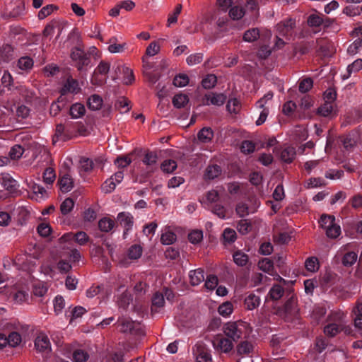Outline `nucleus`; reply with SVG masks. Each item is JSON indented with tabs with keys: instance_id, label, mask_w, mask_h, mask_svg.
Here are the masks:
<instances>
[{
	"instance_id": "9b49d317",
	"label": "nucleus",
	"mask_w": 362,
	"mask_h": 362,
	"mask_svg": "<svg viewBox=\"0 0 362 362\" xmlns=\"http://www.w3.org/2000/svg\"><path fill=\"white\" fill-rule=\"evenodd\" d=\"M57 184L62 192H68L74 187V180L69 174H65L59 179Z\"/></svg>"
},
{
	"instance_id": "052dcab7",
	"label": "nucleus",
	"mask_w": 362,
	"mask_h": 362,
	"mask_svg": "<svg viewBox=\"0 0 362 362\" xmlns=\"http://www.w3.org/2000/svg\"><path fill=\"white\" fill-rule=\"evenodd\" d=\"M245 11H243V8L238 6L232 7L229 11V16L233 20H239L243 17Z\"/></svg>"
},
{
	"instance_id": "cd10ccee",
	"label": "nucleus",
	"mask_w": 362,
	"mask_h": 362,
	"mask_svg": "<svg viewBox=\"0 0 362 362\" xmlns=\"http://www.w3.org/2000/svg\"><path fill=\"white\" fill-rule=\"evenodd\" d=\"M260 303V300L259 296L255 295L254 293H250L247 297L245 299V305L248 310H253L259 306Z\"/></svg>"
},
{
	"instance_id": "6e6552de",
	"label": "nucleus",
	"mask_w": 362,
	"mask_h": 362,
	"mask_svg": "<svg viewBox=\"0 0 362 362\" xmlns=\"http://www.w3.org/2000/svg\"><path fill=\"white\" fill-rule=\"evenodd\" d=\"M283 310L285 313L291 315H296L298 313L299 309L297 305V298L295 294H291L286 301L283 305Z\"/></svg>"
},
{
	"instance_id": "c03bdc74",
	"label": "nucleus",
	"mask_w": 362,
	"mask_h": 362,
	"mask_svg": "<svg viewBox=\"0 0 362 362\" xmlns=\"http://www.w3.org/2000/svg\"><path fill=\"white\" fill-rule=\"evenodd\" d=\"M233 310V306L230 301H226L222 303L218 308V313L223 317L229 316L232 313Z\"/></svg>"
},
{
	"instance_id": "f03ea898",
	"label": "nucleus",
	"mask_w": 362,
	"mask_h": 362,
	"mask_svg": "<svg viewBox=\"0 0 362 362\" xmlns=\"http://www.w3.org/2000/svg\"><path fill=\"white\" fill-rule=\"evenodd\" d=\"M117 325L120 327V332L123 333H130L136 335H144V331L141 327V324L131 320L129 318L120 317L117 321Z\"/></svg>"
},
{
	"instance_id": "f257e3e1",
	"label": "nucleus",
	"mask_w": 362,
	"mask_h": 362,
	"mask_svg": "<svg viewBox=\"0 0 362 362\" xmlns=\"http://www.w3.org/2000/svg\"><path fill=\"white\" fill-rule=\"evenodd\" d=\"M70 57L76 63V66L79 71L90 63V58L84 52L83 44L79 39L77 45L71 49Z\"/></svg>"
},
{
	"instance_id": "393cba45",
	"label": "nucleus",
	"mask_w": 362,
	"mask_h": 362,
	"mask_svg": "<svg viewBox=\"0 0 362 362\" xmlns=\"http://www.w3.org/2000/svg\"><path fill=\"white\" fill-rule=\"evenodd\" d=\"M221 168L218 165H209L206 170L204 177L209 180H213L218 177L221 173Z\"/></svg>"
},
{
	"instance_id": "bf43d9fd",
	"label": "nucleus",
	"mask_w": 362,
	"mask_h": 362,
	"mask_svg": "<svg viewBox=\"0 0 362 362\" xmlns=\"http://www.w3.org/2000/svg\"><path fill=\"white\" fill-rule=\"evenodd\" d=\"M8 344L10 346L15 347L18 346L21 341V336L16 332H12L7 336Z\"/></svg>"
},
{
	"instance_id": "9d476101",
	"label": "nucleus",
	"mask_w": 362,
	"mask_h": 362,
	"mask_svg": "<svg viewBox=\"0 0 362 362\" xmlns=\"http://www.w3.org/2000/svg\"><path fill=\"white\" fill-rule=\"evenodd\" d=\"M151 310L152 313H158L160 309L165 305V299L163 293L156 292L154 293L151 300Z\"/></svg>"
},
{
	"instance_id": "412c9836",
	"label": "nucleus",
	"mask_w": 362,
	"mask_h": 362,
	"mask_svg": "<svg viewBox=\"0 0 362 362\" xmlns=\"http://www.w3.org/2000/svg\"><path fill=\"white\" fill-rule=\"evenodd\" d=\"M207 101H210L212 105H222L226 100L227 97L223 93H211L205 95Z\"/></svg>"
},
{
	"instance_id": "b1692460",
	"label": "nucleus",
	"mask_w": 362,
	"mask_h": 362,
	"mask_svg": "<svg viewBox=\"0 0 362 362\" xmlns=\"http://www.w3.org/2000/svg\"><path fill=\"white\" fill-rule=\"evenodd\" d=\"M284 293V288L279 285L274 284L270 289L267 298L272 300H277L280 299Z\"/></svg>"
},
{
	"instance_id": "79ce46f5",
	"label": "nucleus",
	"mask_w": 362,
	"mask_h": 362,
	"mask_svg": "<svg viewBox=\"0 0 362 362\" xmlns=\"http://www.w3.org/2000/svg\"><path fill=\"white\" fill-rule=\"evenodd\" d=\"M177 163L174 160H164L160 165V169L166 173H171L177 168Z\"/></svg>"
},
{
	"instance_id": "a19ab883",
	"label": "nucleus",
	"mask_w": 362,
	"mask_h": 362,
	"mask_svg": "<svg viewBox=\"0 0 362 362\" xmlns=\"http://www.w3.org/2000/svg\"><path fill=\"white\" fill-rule=\"evenodd\" d=\"M362 69V59L355 60L351 64L347 67V75L343 76V79L348 78L353 71L356 72Z\"/></svg>"
},
{
	"instance_id": "338daca9",
	"label": "nucleus",
	"mask_w": 362,
	"mask_h": 362,
	"mask_svg": "<svg viewBox=\"0 0 362 362\" xmlns=\"http://www.w3.org/2000/svg\"><path fill=\"white\" fill-rule=\"evenodd\" d=\"M255 149V144L248 140L243 141L240 146V150L241 152H243L245 154H249L250 153H252Z\"/></svg>"
},
{
	"instance_id": "f704fd0d",
	"label": "nucleus",
	"mask_w": 362,
	"mask_h": 362,
	"mask_svg": "<svg viewBox=\"0 0 362 362\" xmlns=\"http://www.w3.org/2000/svg\"><path fill=\"white\" fill-rule=\"evenodd\" d=\"M132 300V298L130 293L124 291L119 296L117 304L119 308L126 309Z\"/></svg>"
},
{
	"instance_id": "69168bd1",
	"label": "nucleus",
	"mask_w": 362,
	"mask_h": 362,
	"mask_svg": "<svg viewBox=\"0 0 362 362\" xmlns=\"http://www.w3.org/2000/svg\"><path fill=\"white\" fill-rule=\"evenodd\" d=\"M203 239L202 230H193L188 235V240L192 244H197Z\"/></svg>"
},
{
	"instance_id": "0e129e2a",
	"label": "nucleus",
	"mask_w": 362,
	"mask_h": 362,
	"mask_svg": "<svg viewBox=\"0 0 362 362\" xmlns=\"http://www.w3.org/2000/svg\"><path fill=\"white\" fill-rule=\"evenodd\" d=\"M318 259L317 257H311L306 259L305 267L309 272H315L318 269Z\"/></svg>"
},
{
	"instance_id": "13d9d810",
	"label": "nucleus",
	"mask_w": 362,
	"mask_h": 362,
	"mask_svg": "<svg viewBox=\"0 0 362 362\" xmlns=\"http://www.w3.org/2000/svg\"><path fill=\"white\" fill-rule=\"evenodd\" d=\"M311 47V42H302L299 45H294L293 46V52L296 54L297 52H299L300 54H306L309 52L310 48Z\"/></svg>"
},
{
	"instance_id": "58836bf2",
	"label": "nucleus",
	"mask_w": 362,
	"mask_h": 362,
	"mask_svg": "<svg viewBox=\"0 0 362 362\" xmlns=\"http://www.w3.org/2000/svg\"><path fill=\"white\" fill-rule=\"evenodd\" d=\"M88 358L89 354L82 349H76L73 352L72 360L74 362H86Z\"/></svg>"
},
{
	"instance_id": "4d7b16f0",
	"label": "nucleus",
	"mask_w": 362,
	"mask_h": 362,
	"mask_svg": "<svg viewBox=\"0 0 362 362\" xmlns=\"http://www.w3.org/2000/svg\"><path fill=\"white\" fill-rule=\"evenodd\" d=\"M43 181L47 184H52L56 178V174L53 168H47L43 173Z\"/></svg>"
},
{
	"instance_id": "6ab92c4d",
	"label": "nucleus",
	"mask_w": 362,
	"mask_h": 362,
	"mask_svg": "<svg viewBox=\"0 0 362 362\" xmlns=\"http://www.w3.org/2000/svg\"><path fill=\"white\" fill-rule=\"evenodd\" d=\"M86 109L83 104L76 103L69 108V115L74 119L79 118L85 115Z\"/></svg>"
},
{
	"instance_id": "f3484780",
	"label": "nucleus",
	"mask_w": 362,
	"mask_h": 362,
	"mask_svg": "<svg viewBox=\"0 0 362 362\" xmlns=\"http://www.w3.org/2000/svg\"><path fill=\"white\" fill-rule=\"evenodd\" d=\"M213 137L214 132L210 127H204L197 134V139L202 143H209Z\"/></svg>"
},
{
	"instance_id": "c756f323",
	"label": "nucleus",
	"mask_w": 362,
	"mask_h": 362,
	"mask_svg": "<svg viewBox=\"0 0 362 362\" xmlns=\"http://www.w3.org/2000/svg\"><path fill=\"white\" fill-rule=\"evenodd\" d=\"M248 255L240 250L233 254V260L235 263L240 267L245 266L248 262Z\"/></svg>"
},
{
	"instance_id": "bb28decb",
	"label": "nucleus",
	"mask_w": 362,
	"mask_h": 362,
	"mask_svg": "<svg viewBox=\"0 0 362 362\" xmlns=\"http://www.w3.org/2000/svg\"><path fill=\"white\" fill-rule=\"evenodd\" d=\"M131 101L125 98H119L115 103V109L119 110L121 112H127L129 111L131 107L129 106Z\"/></svg>"
},
{
	"instance_id": "8fccbe9b",
	"label": "nucleus",
	"mask_w": 362,
	"mask_h": 362,
	"mask_svg": "<svg viewBox=\"0 0 362 362\" xmlns=\"http://www.w3.org/2000/svg\"><path fill=\"white\" fill-rule=\"evenodd\" d=\"M58 7L53 4L47 5L41 8L38 12V18L42 20L49 16L54 10H57Z\"/></svg>"
},
{
	"instance_id": "4468645a",
	"label": "nucleus",
	"mask_w": 362,
	"mask_h": 362,
	"mask_svg": "<svg viewBox=\"0 0 362 362\" xmlns=\"http://www.w3.org/2000/svg\"><path fill=\"white\" fill-rule=\"evenodd\" d=\"M103 98L97 94L90 95L87 101V106L88 109L93 111L98 110L103 107Z\"/></svg>"
},
{
	"instance_id": "20e7f679",
	"label": "nucleus",
	"mask_w": 362,
	"mask_h": 362,
	"mask_svg": "<svg viewBox=\"0 0 362 362\" xmlns=\"http://www.w3.org/2000/svg\"><path fill=\"white\" fill-rule=\"evenodd\" d=\"M295 28L296 21L293 18H288L276 25V30L279 35L287 38L292 35V32Z\"/></svg>"
},
{
	"instance_id": "5fc2aeb1",
	"label": "nucleus",
	"mask_w": 362,
	"mask_h": 362,
	"mask_svg": "<svg viewBox=\"0 0 362 362\" xmlns=\"http://www.w3.org/2000/svg\"><path fill=\"white\" fill-rule=\"evenodd\" d=\"M24 153V148L21 145L13 146L9 152V157L12 160H18Z\"/></svg>"
},
{
	"instance_id": "864d4df0",
	"label": "nucleus",
	"mask_w": 362,
	"mask_h": 362,
	"mask_svg": "<svg viewBox=\"0 0 362 362\" xmlns=\"http://www.w3.org/2000/svg\"><path fill=\"white\" fill-rule=\"evenodd\" d=\"M122 74H124L123 83L125 85L132 84L135 80L133 71L128 67L122 68Z\"/></svg>"
},
{
	"instance_id": "6e6d98bb",
	"label": "nucleus",
	"mask_w": 362,
	"mask_h": 362,
	"mask_svg": "<svg viewBox=\"0 0 362 362\" xmlns=\"http://www.w3.org/2000/svg\"><path fill=\"white\" fill-rule=\"evenodd\" d=\"M341 233L340 226L334 223L326 229V234L330 238H337Z\"/></svg>"
},
{
	"instance_id": "680f3d73",
	"label": "nucleus",
	"mask_w": 362,
	"mask_h": 362,
	"mask_svg": "<svg viewBox=\"0 0 362 362\" xmlns=\"http://www.w3.org/2000/svg\"><path fill=\"white\" fill-rule=\"evenodd\" d=\"M313 86V81L311 78H304L299 83V91L303 93H306L312 88Z\"/></svg>"
},
{
	"instance_id": "f8f14e48",
	"label": "nucleus",
	"mask_w": 362,
	"mask_h": 362,
	"mask_svg": "<svg viewBox=\"0 0 362 362\" xmlns=\"http://www.w3.org/2000/svg\"><path fill=\"white\" fill-rule=\"evenodd\" d=\"M190 279V284L193 286L200 284L204 280V271L199 268L195 270H192L189 275Z\"/></svg>"
},
{
	"instance_id": "e433bc0d",
	"label": "nucleus",
	"mask_w": 362,
	"mask_h": 362,
	"mask_svg": "<svg viewBox=\"0 0 362 362\" xmlns=\"http://www.w3.org/2000/svg\"><path fill=\"white\" fill-rule=\"evenodd\" d=\"M333 109L334 107L332 103L325 102L323 105L317 108V113L323 117H328L332 115Z\"/></svg>"
},
{
	"instance_id": "7ed1b4c3",
	"label": "nucleus",
	"mask_w": 362,
	"mask_h": 362,
	"mask_svg": "<svg viewBox=\"0 0 362 362\" xmlns=\"http://www.w3.org/2000/svg\"><path fill=\"white\" fill-rule=\"evenodd\" d=\"M241 327H245V323L243 321L229 322L224 325L223 332L233 341H237L242 338L243 331Z\"/></svg>"
},
{
	"instance_id": "4be33fe9",
	"label": "nucleus",
	"mask_w": 362,
	"mask_h": 362,
	"mask_svg": "<svg viewBox=\"0 0 362 362\" xmlns=\"http://www.w3.org/2000/svg\"><path fill=\"white\" fill-rule=\"evenodd\" d=\"M296 151L293 147H287L283 149L280 154L281 160L286 163H291L295 158Z\"/></svg>"
},
{
	"instance_id": "09e8293b",
	"label": "nucleus",
	"mask_w": 362,
	"mask_h": 362,
	"mask_svg": "<svg viewBox=\"0 0 362 362\" xmlns=\"http://www.w3.org/2000/svg\"><path fill=\"white\" fill-rule=\"evenodd\" d=\"M223 238L225 243H233L237 238L236 232L232 228H226L223 233Z\"/></svg>"
},
{
	"instance_id": "0eeeda50",
	"label": "nucleus",
	"mask_w": 362,
	"mask_h": 362,
	"mask_svg": "<svg viewBox=\"0 0 362 362\" xmlns=\"http://www.w3.org/2000/svg\"><path fill=\"white\" fill-rule=\"evenodd\" d=\"M117 222L124 227V235H125L133 227L134 217L127 212H120L117 217Z\"/></svg>"
},
{
	"instance_id": "c85d7f7f",
	"label": "nucleus",
	"mask_w": 362,
	"mask_h": 362,
	"mask_svg": "<svg viewBox=\"0 0 362 362\" xmlns=\"http://www.w3.org/2000/svg\"><path fill=\"white\" fill-rule=\"evenodd\" d=\"M342 329L341 325H339L336 323H331L325 327L324 332L327 336L333 337L342 331Z\"/></svg>"
},
{
	"instance_id": "603ef678",
	"label": "nucleus",
	"mask_w": 362,
	"mask_h": 362,
	"mask_svg": "<svg viewBox=\"0 0 362 362\" xmlns=\"http://www.w3.org/2000/svg\"><path fill=\"white\" fill-rule=\"evenodd\" d=\"M18 65L22 70H29L33 66V60L29 57H23L18 59Z\"/></svg>"
},
{
	"instance_id": "49530a36",
	"label": "nucleus",
	"mask_w": 362,
	"mask_h": 362,
	"mask_svg": "<svg viewBox=\"0 0 362 362\" xmlns=\"http://www.w3.org/2000/svg\"><path fill=\"white\" fill-rule=\"evenodd\" d=\"M217 83V78L214 74H208L202 81V85L205 89H210L215 86Z\"/></svg>"
},
{
	"instance_id": "7c9ffc66",
	"label": "nucleus",
	"mask_w": 362,
	"mask_h": 362,
	"mask_svg": "<svg viewBox=\"0 0 362 362\" xmlns=\"http://www.w3.org/2000/svg\"><path fill=\"white\" fill-rule=\"evenodd\" d=\"M274 264L269 258H263L259 261L258 267L262 271L270 274L274 270Z\"/></svg>"
},
{
	"instance_id": "a18cd8bd",
	"label": "nucleus",
	"mask_w": 362,
	"mask_h": 362,
	"mask_svg": "<svg viewBox=\"0 0 362 362\" xmlns=\"http://www.w3.org/2000/svg\"><path fill=\"white\" fill-rule=\"evenodd\" d=\"M24 11V6L23 5H18L16 8H14L12 11H9L8 13L5 12L2 17L5 19L7 18H17L19 16H21Z\"/></svg>"
},
{
	"instance_id": "72a5a7b5",
	"label": "nucleus",
	"mask_w": 362,
	"mask_h": 362,
	"mask_svg": "<svg viewBox=\"0 0 362 362\" xmlns=\"http://www.w3.org/2000/svg\"><path fill=\"white\" fill-rule=\"evenodd\" d=\"M259 37V30L258 28H252L246 30L243 35V40L245 42H255Z\"/></svg>"
},
{
	"instance_id": "e2e57ef3",
	"label": "nucleus",
	"mask_w": 362,
	"mask_h": 362,
	"mask_svg": "<svg viewBox=\"0 0 362 362\" xmlns=\"http://www.w3.org/2000/svg\"><path fill=\"white\" fill-rule=\"evenodd\" d=\"M189 83V77L184 74H180L173 79V84L175 86L183 87Z\"/></svg>"
},
{
	"instance_id": "5701e85b",
	"label": "nucleus",
	"mask_w": 362,
	"mask_h": 362,
	"mask_svg": "<svg viewBox=\"0 0 362 362\" xmlns=\"http://www.w3.org/2000/svg\"><path fill=\"white\" fill-rule=\"evenodd\" d=\"M337 275L331 271H326L320 277V284L322 286H329L335 283Z\"/></svg>"
},
{
	"instance_id": "a878e982",
	"label": "nucleus",
	"mask_w": 362,
	"mask_h": 362,
	"mask_svg": "<svg viewBox=\"0 0 362 362\" xmlns=\"http://www.w3.org/2000/svg\"><path fill=\"white\" fill-rule=\"evenodd\" d=\"M115 221L107 217L101 218L98 221V228L103 232H110L115 226Z\"/></svg>"
},
{
	"instance_id": "3c124183",
	"label": "nucleus",
	"mask_w": 362,
	"mask_h": 362,
	"mask_svg": "<svg viewBox=\"0 0 362 362\" xmlns=\"http://www.w3.org/2000/svg\"><path fill=\"white\" fill-rule=\"evenodd\" d=\"M177 239V235L172 231H167L161 235L160 242L163 245H171Z\"/></svg>"
},
{
	"instance_id": "4c0bfd02",
	"label": "nucleus",
	"mask_w": 362,
	"mask_h": 362,
	"mask_svg": "<svg viewBox=\"0 0 362 362\" xmlns=\"http://www.w3.org/2000/svg\"><path fill=\"white\" fill-rule=\"evenodd\" d=\"M237 230L243 235L247 234L252 230V224L247 219H241L237 224Z\"/></svg>"
},
{
	"instance_id": "774afa93",
	"label": "nucleus",
	"mask_w": 362,
	"mask_h": 362,
	"mask_svg": "<svg viewBox=\"0 0 362 362\" xmlns=\"http://www.w3.org/2000/svg\"><path fill=\"white\" fill-rule=\"evenodd\" d=\"M362 47V35L356 40L347 49V52L351 55L356 54L360 47Z\"/></svg>"
},
{
	"instance_id": "a211bd4d",
	"label": "nucleus",
	"mask_w": 362,
	"mask_h": 362,
	"mask_svg": "<svg viewBox=\"0 0 362 362\" xmlns=\"http://www.w3.org/2000/svg\"><path fill=\"white\" fill-rule=\"evenodd\" d=\"M78 86V83L76 80L69 78L60 90V93H62V95H66L68 92L77 93V90L79 89Z\"/></svg>"
},
{
	"instance_id": "ddd939ff",
	"label": "nucleus",
	"mask_w": 362,
	"mask_h": 362,
	"mask_svg": "<svg viewBox=\"0 0 362 362\" xmlns=\"http://www.w3.org/2000/svg\"><path fill=\"white\" fill-rule=\"evenodd\" d=\"M352 312L355 315L354 319L355 327L362 329V300H358L356 301Z\"/></svg>"
},
{
	"instance_id": "ea45409f",
	"label": "nucleus",
	"mask_w": 362,
	"mask_h": 362,
	"mask_svg": "<svg viewBox=\"0 0 362 362\" xmlns=\"http://www.w3.org/2000/svg\"><path fill=\"white\" fill-rule=\"evenodd\" d=\"M143 249L139 245H133L128 250V257L131 259H137L142 255Z\"/></svg>"
},
{
	"instance_id": "aec40b11",
	"label": "nucleus",
	"mask_w": 362,
	"mask_h": 362,
	"mask_svg": "<svg viewBox=\"0 0 362 362\" xmlns=\"http://www.w3.org/2000/svg\"><path fill=\"white\" fill-rule=\"evenodd\" d=\"M172 103L175 108L180 109L189 103V98L186 94L177 93L173 98Z\"/></svg>"
},
{
	"instance_id": "2eb2a0df",
	"label": "nucleus",
	"mask_w": 362,
	"mask_h": 362,
	"mask_svg": "<svg viewBox=\"0 0 362 362\" xmlns=\"http://www.w3.org/2000/svg\"><path fill=\"white\" fill-rule=\"evenodd\" d=\"M1 185L10 192H15L17 190L16 181L13 180L8 174L1 175Z\"/></svg>"
},
{
	"instance_id": "c9c22d12",
	"label": "nucleus",
	"mask_w": 362,
	"mask_h": 362,
	"mask_svg": "<svg viewBox=\"0 0 362 362\" xmlns=\"http://www.w3.org/2000/svg\"><path fill=\"white\" fill-rule=\"evenodd\" d=\"M358 258V255L354 252H346L342 258L341 262L344 267H351L355 264Z\"/></svg>"
},
{
	"instance_id": "473e14b6",
	"label": "nucleus",
	"mask_w": 362,
	"mask_h": 362,
	"mask_svg": "<svg viewBox=\"0 0 362 362\" xmlns=\"http://www.w3.org/2000/svg\"><path fill=\"white\" fill-rule=\"evenodd\" d=\"M236 349L238 355L249 354L252 351L253 346L250 342L244 341L238 344Z\"/></svg>"
},
{
	"instance_id": "2f4dec72",
	"label": "nucleus",
	"mask_w": 362,
	"mask_h": 362,
	"mask_svg": "<svg viewBox=\"0 0 362 362\" xmlns=\"http://www.w3.org/2000/svg\"><path fill=\"white\" fill-rule=\"evenodd\" d=\"M323 23V17L317 14H310L307 18V24L311 28H317Z\"/></svg>"
},
{
	"instance_id": "37998d69",
	"label": "nucleus",
	"mask_w": 362,
	"mask_h": 362,
	"mask_svg": "<svg viewBox=\"0 0 362 362\" xmlns=\"http://www.w3.org/2000/svg\"><path fill=\"white\" fill-rule=\"evenodd\" d=\"M74 206V202L71 198H66L60 205V211L63 215L69 214Z\"/></svg>"
},
{
	"instance_id": "dca6fc26",
	"label": "nucleus",
	"mask_w": 362,
	"mask_h": 362,
	"mask_svg": "<svg viewBox=\"0 0 362 362\" xmlns=\"http://www.w3.org/2000/svg\"><path fill=\"white\" fill-rule=\"evenodd\" d=\"M35 346L40 351L50 350V342L45 335L38 336L35 340Z\"/></svg>"
},
{
	"instance_id": "1a4fd4ad",
	"label": "nucleus",
	"mask_w": 362,
	"mask_h": 362,
	"mask_svg": "<svg viewBox=\"0 0 362 362\" xmlns=\"http://www.w3.org/2000/svg\"><path fill=\"white\" fill-rule=\"evenodd\" d=\"M14 47L9 44H4L0 47V59L8 62L15 58Z\"/></svg>"
},
{
	"instance_id": "423d86ee",
	"label": "nucleus",
	"mask_w": 362,
	"mask_h": 362,
	"mask_svg": "<svg viewBox=\"0 0 362 362\" xmlns=\"http://www.w3.org/2000/svg\"><path fill=\"white\" fill-rule=\"evenodd\" d=\"M213 345L216 350H221L226 354L229 353L233 348V344L230 339L219 334L213 341Z\"/></svg>"
},
{
	"instance_id": "39448f33",
	"label": "nucleus",
	"mask_w": 362,
	"mask_h": 362,
	"mask_svg": "<svg viewBox=\"0 0 362 362\" xmlns=\"http://www.w3.org/2000/svg\"><path fill=\"white\" fill-rule=\"evenodd\" d=\"M194 352L197 362H212L211 351L204 344H197Z\"/></svg>"
},
{
	"instance_id": "de8ad7c7",
	"label": "nucleus",
	"mask_w": 362,
	"mask_h": 362,
	"mask_svg": "<svg viewBox=\"0 0 362 362\" xmlns=\"http://www.w3.org/2000/svg\"><path fill=\"white\" fill-rule=\"evenodd\" d=\"M158 155L156 152L148 150L142 160L143 163L146 165H152L156 163Z\"/></svg>"
}]
</instances>
